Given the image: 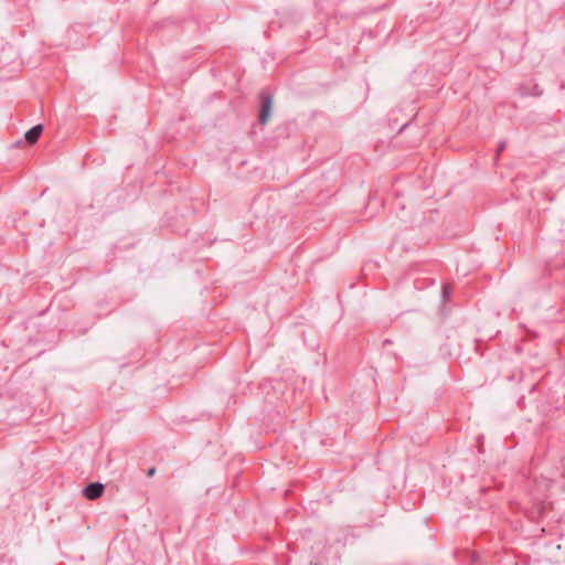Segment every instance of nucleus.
Instances as JSON below:
<instances>
[{"mask_svg":"<svg viewBox=\"0 0 565 565\" xmlns=\"http://www.w3.org/2000/svg\"><path fill=\"white\" fill-rule=\"evenodd\" d=\"M259 98L262 102V108L259 113V122L262 125L267 124L270 118L271 108H273V97L269 93L263 90L259 94Z\"/></svg>","mask_w":565,"mask_h":565,"instance_id":"nucleus-1","label":"nucleus"},{"mask_svg":"<svg viewBox=\"0 0 565 565\" xmlns=\"http://www.w3.org/2000/svg\"><path fill=\"white\" fill-rule=\"evenodd\" d=\"M104 493V484L99 482H93L89 483L87 487L84 488L83 494L85 498L89 500H96L100 498Z\"/></svg>","mask_w":565,"mask_h":565,"instance_id":"nucleus-2","label":"nucleus"},{"mask_svg":"<svg viewBox=\"0 0 565 565\" xmlns=\"http://www.w3.org/2000/svg\"><path fill=\"white\" fill-rule=\"evenodd\" d=\"M42 132H43V125H36L25 132V136H24L25 140L30 145H33L39 140Z\"/></svg>","mask_w":565,"mask_h":565,"instance_id":"nucleus-3","label":"nucleus"},{"mask_svg":"<svg viewBox=\"0 0 565 565\" xmlns=\"http://www.w3.org/2000/svg\"><path fill=\"white\" fill-rule=\"evenodd\" d=\"M443 294H444V298L448 299L450 297V287L449 286H445L444 290H443Z\"/></svg>","mask_w":565,"mask_h":565,"instance_id":"nucleus-4","label":"nucleus"},{"mask_svg":"<svg viewBox=\"0 0 565 565\" xmlns=\"http://www.w3.org/2000/svg\"><path fill=\"white\" fill-rule=\"evenodd\" d=\"M505 146H507V142L505 141H501L498 146V153H500L501 151H503L505 149Z\"/></svg>","mask_w":565,"mask_h":565,"instance_id":"nucleus-5","label":"nucleus"},{"mask_svg":"<svg viewBox=\"0 0 565 565\" xmlns=\"http://www.w3.org/2000/svg\"><path fill=\"white\" fill-rule=\"evenodd\" d=\"M154 473H156V468H150V469L148 470V472H147V475H148L149 477L154 476Z\"/></svg>","mask_w":565,"mask_h":565,"instance_id":"nucleus-6","label":"nucleus"}]
</instances>
